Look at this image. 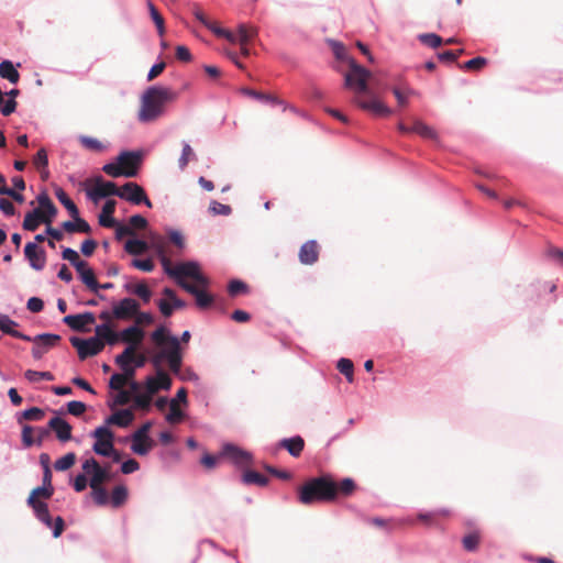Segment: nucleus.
<instances>
[{
    "label": "nucleus",
    "instance_id": "obj_1",
    "mask_svg": "<svg viewBox=\"0 0 563 563\" xmlns=\"http://www.w3.org/2000/svg\"><path fill=\"white\" fill-rule=\"evenodd\" d=\"M356 488L352 478L334 482L330 476L323 475L308 479L298 488V500L309 506L316 503H331L339 496H351Z\"/></svg>",
    "mask_w": 563,
    "mask_h": 563
},
{
    "label": "nucleus",
    "instance_id": "obj_2",
    "mask_svg": "<svg viewBox=\"0 0 563 563\" xmlns=\"http://www.w3.org/2000/svg\"><path fill=\"white\" fill-rule=\"evenodd\" d=\"M178 95L170 88L153 86L145 90L137 114L141 122H153L163 115L165 106L177 99Z\"/></svg>",
    "mask_w": 563,
    "mask_h": 563
},
{
    "label": "nucleus",
    "instance_id": "obj_3",
    "mask_svg": "<svg viewBox=\"0 0 563 563\" xmlns=\"http://www.w3.org/2000/svg\"><path fill=\"white\" fill-rule=\"evenodd\" d=\"M163 267L165 273L175 278L179 285V280H185V277L192 278L196 285L201 287L209 286V279L200 273V267L196 262H185L173 267L169 258H163Z\"/></svg>",
    "mask_w": 563,
    "mask_h": 563
},
{
    "label": "nucleus",
    "instance_id": "obj_4",
    "mask_svg": "<svg viewBox=\"0 0 563 563\" xmlns=\"http://www.w3.org/2000/svg\"><path fill=\"white\" fill-rule=\"evenodd\" d=\"M350 69L344 75V85L346 88L355 92V97L361 95H369L368 80L372 76L371 71L356 63L354 58H350Z\"/></svg>",
    "mask_w": 563,
    "mask_h": 563
},
{
    "label": "nucleus",
    "instance_id": "obj_5",
    "mask_svg": "<svg viewBox=\"0 0 563 563\" xmlns=\"http://www.w3.org/2000/svg\"><path fill=\"white\" fill-rule=\"evenodd\" d=\"M91 437L96 439L92 450L96 454L101 456H110L114 452V434L108 427H98Z\"/></svg>",
    "mask_w": 563,
    "mask_h": 563
},
{
    "label": "nucleus",
    "instance_id": "obj_6",
    "mask_svg": "<svg viewBox=\"0 0 563 563\" xmlns=\"http://www.w3.org/2000/svg\"><path fill=\"white\" fill-rule=\"evenodd\" d=\"M70 343L74 347L77 349L78 356L81 361L89 356L99 354L104 347V343L98 338H89L85 340L73 336L70 338Z\"/></svg>",
    "mask_w": 563,
    "mask_h": 563
},
{
    "label": "nucleus",
    "instance_id": "obj_7",
    "mask_svg": "<svg viewBox=\"0 0 563 563\" xmlns=\"http://www.w3.org/2000/svg\"><path fill=\"white\" fill-rule=\"evenodd\" d=\"M82 470L91 474L89 486L95 488L97 485L102 486L103 483L110 481L111 475L108 467H102L93 457L86 460L82 463Z\"/></svg>",
    "mask_w": 563,
    "mask_h": 563
},
{
    "label": "nucleus",
    "instance_id": "obj_8",
    "mask_svg": "<svg viewBox=\"0 0 563 563\" xmlns=\"http://www.w3.org/2000/svg\"><path fill=\"white\" fill-rule=\"evenodd\" d=\"M118 197L121 199L128 200L134 205L144 203L146 207L152 208V202L147 198L144 189L137 185L136 183H126L124 184L119 192Z\"/></svg>",
    "mask_w": 563,
    "mask_h": 563
},
{
    "label": "nucleus",
    "instance_id": "obj_9",
    "mask_svg": "<svg viewBox=\"0 0 563 563\" xmlns=\"http://www.w3.org/2000/svg\"><path fill=\"white\" fill-rule=\"evenodd\" d=\"M60 335L52 333L38 334L31 338L30 342H33L32 356L35 360H41L52 347H54L59 341Z\"/></svg>",
    "mask_w": 563,
    "mask_h": 563
},
{
    "label": "nucleus",
    "instance_id": "obj_10",
    "mask_svg": "<svg viewBox=\"0 0 563 563\" xmlns=\"http://www.w3.org/2000/svg\"><path fill=\"white\" fill-rule=\"evenodd\" d=\"M220 456L227 457L239 467H246L253 463V457L250 452L231 443L223 445Z\"/></svg>",
    "mask_w": 563,
    "mask_h": 563
},
{
    "label": "nucleus",
    "instance_id": "obj_11",
    "mask_svg": "<svg viewBox=\"0 0 563 563\" xmlns=\"http://www.w3.org/2000/svg\"><path fill=\"white\" fill-rule=\"evenodd\" d=\"M117 161L123 168L124 177H135L142 163V153L125 151L120 153Z\"/></svg>",
    "mask_w": 563,
    "mask_h": 563
},
{
    "label": "nucleus",
    "instance_id": "obj_12",
    "mask_svg": "<svg viewBox=\"0 0 563 563\" xmlns=\"http://www.w3.org/2000/svg\"><path fill=\"white\" fill-rule=\"evenodd\" d=\"M145 390L153 397L161 389L168 390L172 387V378L162 368H157L156 376H147L144 383Z\"/></svg>",
    "mask_w": 563,
    "mask_h": 563
},
{
    "label": "nucleus",
    "instance_id": "obj_13",
    "mask_svg": "<svg viewBox=\"0 0 563 563\" xmlns=\"http://www.w3.org/2000/svg\"><path fill=\"white\" fill-rule=\"evenodd\" d=\"M113 316L117 320H131L137 313L140 303L130 297L113 303Z\"/></svg>",
    "mask_w": 563,
    "mask_h": 563
},
{
    "label": "nucleus",
    "instance_id": "obj_14",
    "mask_svg": "<svg viewBox=\"0 0 563 563\" xmlns=\"http://www.w3.org/2000/svg\"><path fill=\"white\" fill-rule=\"evenodd\" d=\"M179 286L195 297L196 305L200 309L210 307L214 301L213 296L205 291L201 286L190 284L186 280H179Z\"/></svg>",
    "mask_w": 563,
    "mask_h": 563
},
{
    "label": "nucleus",
    "instance_id": "obj_15",
    "mask_svg": "<svg viewBox=\"0 0 563 563\" xmlns=\"http://www.w3.org/2000/svg\"><path fill=\"white\" fill-rule=\"evenodd\" d=\"M120 188L112 181H104L101 177L96 179V185L90 189L87 195L93 201H98L100 198L109 196H118Z\"/></svg>",
    "mask_w": 563,
    "mask_h": 563
},
{
    "label": "nucleus",
    "instance_id": "obj_16",
    "mask_svg": "<svg viewBox=\"0 0 563 563\" xmlns=\"http://www.w3.org/2000/svg\"><path fill=\"white\" fill-rule=\"evenodd\" d=\"M354 103H356L361 109L372 112L378 117H389L393 111L385 103L379 101L376 98H372L369 100H363L361 97H354Z\"/></svg>",
    "mask_w": 563,
    "mask_h": 563
},
{
    "label": "nucleus",
    "instance_id": "obj_17",
    "mask_svg": "<svg viewBox=\"0 0 563 563\" xmlns=\"http://www.w3.org/2000/svg\"><path fill=\"white\" fill-rule=\"evenodd\" d=\"M24 255L30 262L32 268L42 271L46 263V254L43 249H40L35 243H27L24 247Z\"/></svg>",
    "mask_w": 563,
    "mask_h": 563
},
{
    "label": "nucleus",
    "instance_id": "obj_18",
    "mask_svg": "<svg viewBox=\"0 0 563 563\" xmlns=\"http://www.w3.org/2000/svg\"><path fill=\"white\" fill-rule=\"evenodd\" d=\"M320 254V245L314 240L305 242L298 253V257L303 265H313L318 262Z\"/></svg>",
    "mask_w": 563,
    "mask_h": 563
},
{
    "label": "nucleus",
    "instance_id": "obj_19",
    "mask_svg": "<svg viewBox=\"0 0 563 563\" xmlns=\"http://www.w3.org/2000/svg\"><path fill=\"white\" fill-rule=\"evenodd\" d=\"M96 318L92 312H85L80 314H69L64 318V322L75 331L86 332L87 325L95 323Z\"/></svg>",
    "mask_w": 563,
    "mask_h": 563
},
{
    "label": "nucleus",
    "instance_id": "obj_20",
    "mask_svg": "<svg viewBox=\"0 0 563 563\" xmlns=\"http://www.w3.org/2000/svg\"><path fill=\"white\" fill-rule=\"evenodd\" d=\"M121 342L133 346L135 350L139 349L144 340L145 332L141 327L130 325L121 331Z\"/></svg>",
    "mask_w": 563,
    "mask_h": 563
},
{
    "label": "nucleus",
    "instance_id": "obj_21",
    "mask_svg": "<svg viewBox=\"0 0 563 563\" xmlns=\"http://www.w3.org/2000/svg\"><path fill=\"white\" fill-rule=\"evenodd\" d=\"M167 363L169 369L174 374H179L183 364L181 349L178 339L170 340V347H168Z\"/></svg>",
    "mask_w": 563,
    "mask_h": 563
},
{
    "label": "nucleus",
    "instance_id": "obj_22",
    "mask_svg": "<svg viewBox=\"0 0 563 563\" xmlns=\"http://www.w3.org/2000/svg\"><path fill=\"white\" fill-rule=\"evenodd\" d=\"M451 516V510L448 508H440L429 512H420L417 518L419 521L428 527H435L441 520L448 519Z\"/></svg>",
    "mask_w": 563,
    "mask_h": 563
},
{
    "label": "nucleus",
    "instance_id": "obj_23",
    "mask_svg": "<svg viewBox=\"0 0 563 563\" xmlns=\"http://www.w3.org/2000/svg\"><path fill=\"white\" fill-rule=\"evenodd\" d=\"M48 428L56 433V437L62 442H67L71 439V426L59 417H54L48 421Z\"/></svg>",
    "mask_w": 563,
    "mask_h": 563
},
{
    "label": "nucleus",
    "instance_id": "obj_24",
    "mask_svg": "<svg viewBox=\"0 0 563 563\" xmlns=\"http://www.w3.org/2000/svg\"><path fill=\"white\" fill-rule=\"evenodd\" d=\"M37 202L40 206L38 208L43 210V223L51 224L57 214V208L45 192L37 196Z\"/></svg>",
    "mask_w": 563,
    "mask_h": 563
},
{
    "label": "nucleus",
    "instance_id": "obj_25",
    "mask_svg": "<svg viewBox=\"0 0 563 563\" xmlns=\"http://www.w3.org/2000/svg\"><path fill=\"white\" fill-rule=\"evenodd\" d=\"M279 446L287 450L294 457H299L305 449V440L300 435L283 439Z\"/></svg>",
    "mask_w": 563,
    "mask_h": 563
},
{
    "label": "nucleus",
    "instance_id": "obj_26",
    "mask_svg": "<svg viewBox=\"0 0 563 563\" xmlns=\"http://www.w3.org/2000/svg\"><path fill=\"white\" fill-rule=\"evenodd\" d=\"M16 325H18V323L14 320H12L11 318H9L8 316H5V314L0 316V330L3 333L9 334L13 338L23 340V341H31V336L23 334L22 332L16 331L14 329Z\"/></svg>",
    "mask_w": 563,
    "mask_h": 563
},
{
    "label": "nucleus",
    "instance_id": "obj_27",
    "mask_svg": "<svg viewBox=\"0 0 563 563\" xmlns=\"http://www.w3.org/2000/svg\"><path fill=\"white\" fill-rule=\"evenodd\" d=\"M117 202L114 200H107L102 207V211L99 216V223L104 228H113L117 225L112 214L115 211Z\"/></svg>",
    "mask_w": 563,
    "mask_h": 563
},
{
    "label": "nucleus",
    "instance_id": "obj_28",
    "mask_svg": "<svg viewBox=\"0 0 563 563\" xmlns=\"http://www.w3.org/2000/svg\"><path fill=\"white\" fill-rule=\"evenodd\" d=\"M134 415L130 409H122L112 413L107 420V424H114L125 428L132 423Z\"/></svg>",
    "mask_w": 563,
    "mask_h": 563
},
{
    "label": "nucleus",
    "instance_id": "obj_29",
    "mask_svg": "<svg viewBox=\"0 0 563 563\" xmlns=\"http://www.w3.org/2000/svg\"><path fill=\"white\" fill-rule=\"evenodd\" d=\"M43 210L41 208H35L34 210L27 212L24 217L23 229L26 231H35L41 223H43Z\"/></svg>",
    "mask_w": 563,
    "mask_h": 563
},
{
    "label": "nucleus",
    "instance_id": "obj_30",
    "mask_svg": "<svg viewBox=\"0 0 563 563\" xmlns=\"http://www.w3.org/2000/svg\"><path fill=\"white\" fill-rule=\"evenodd\" d=\"M75 222L65 221L62 227L68 233L81 232V233H90L91 229L87 221L81 219L79 214L77 217H71Z\"/></svg>",
    "mask_w": 563,
    "mask_h": 563
},
{
    "label": "nucleus",
    "instance_id": "obj_31",
    "mask_svg": "<svg viewBox=\"0 0 563 563\" xmlns=\"http://www.w3.org/2000/svg\"><path fill=\"white\" fill-rule=\"evenodd\" d=\"M0 76L12 84H16L20 79L19 71L15 69L13 63L8 59L0 63Z\"/></svg>",
    "mask_w": 563,
    "mask_h": 563
},
{
    "label": "nucleus",
    "instance_id": "obj_32",
    "mask_svg": "<svg viewBox=\"0 0 563 563\" xmlns=\"http://www.w3.org/2000/svg\"><path fill=\"white\" fill-rule=\"evenodd\" d=\"M150 245L153 250H155V252L159 256L162 264H163V258H169L166 253L167 241L165 240L164 236H162L159 234H151L150 235Z\"/></svg>",
    "mask_w": 563,
    "mask_h": 563
},
{
    "label": "nucleus",
    "instance_id": "obj_33",
    "mask_svg": "<svg viewBox=\"0 0 563 563\" xmlns=\"http://www.w3.org/2000/svg\"><path fill=\"white\" fill-rule=\"evenodd\" d=\"M244 93H246L247 96L255 98L260 101L271 102L272 104L283 106V110L287 109V104L283 100H280L277 96L267 95V93L260 92V91H256L253 89H244Z\"/></svg>",
    "mask_w": 563,
    "mask_h": 563
},
{
    "label": "nucleus",
    "instance_id": "obj_34",
    "mask_svg": "<svg viewBox=\"0 0 563 563\" xmlns=\"http://www.w3.org/2000/svg\"><path fill=\"white\" fill-rule=\"evenodd\" d=\"M125 289L129 292L136 295L145 303L150 302V300L152 298V291L145 283H140L136 285L126 284Z\"/></svg>",
    "mask_w": 563,
    "mask_h": 563
},
{
    "label": "nucleus",
    "instance_id": "obj_35",
    "mask_svg": "<svg viewBox=\"0 0 563 563\" xmlns=\"http://www.w3.org/2000/svg\"><path fill=\"white\" fill-rule=\"evenodd\" d=\"M151 339L157 346L170 347V340L177 338L169 335L166 328L158 327L155 331L152 332Z\"/></svg>",
    "mask_w": 563,
    "mask_h": 563
},
{
    "label": "nucleus",
    "instance_id": "obj_36",
    "mask_svg": "<svg viewBox=\"0 0 563 563\" xmlns=\"http://www.w3.org/2000/svg\"><path fill=\"white\" fill-rule=\"evenodd\" d=\"M242 481L246 485H257L264 487L268 484V478L255 471H245L242 475Z\"/></svg>",
    "mask_w": 563,
    "mask_h": 563
},
{
    "label": "nucleus",
    "instance_id": "obj_37",
    "mask_svg": "<svg viewBox=\"0 0 563 563\" xmlns=\"http://www.w3.org/2000/svg\"><path fill=\"white\" fill-rule=\"evenodd\" d=\"M35 512L36 517L44 522L47 527H52V517L48 511L47 504L44 501H36L33 505H29Z\"/></svg>",
    "mask_w": 563,
    "mask_h": 563
},
{
    "label": "nucleus",
    "instance_id": "obj_38",
    "mask_svg": "<svg viewBox=\"0 0 563 563\" xmlns=\"http://www.w3.org/2000/svg\"><path fill=\"white\" fill-rule=\"evenodd\" d=\"M128 499V488L124 485H118L112 489L110 503L112 507L119 508L125 504Z\"/></svg>",
    "mask_w": 563,
    "mask_h": 563
},
{
    "label": "nucleus",
    "instance_id": "obj_39",
    "mask_svg": "<svg viewBox=\"0 0 563 563\" xmlns=\"http://www.w3.org/2000/svg\"><path fill=\"white\" fill-rule=\"evenodd\" d=\"M55 196L58 201L69 211L71 217L78 216V208L73 202V200L67 196L63 188L57 187L55 189Z\"/></svg>",
    "mask_w": 563,
    "mask_h": 563
},
{
    "label": "nucleus",
    "instance_id": "obj_40",
    "mask_svg": "<svg viewBox=\"0 0 563 563\" xmlns=\"http://www.w3.org/2000/svg\"><path fill=\"white\" fill-rule=\"evenodd\" d=\"M53 493H54L53 487H46V486L36 487L31 492V494L27 498V505H33L36 501H41L38 498L49 499L52 497Z\"/></svg>",
    "mask_w": 563,
    "mask_h": 563
},
{
    "label": "nucleus",
    "instance_id": "obj_41",
    "mask_svg": "<svg viewBox=\"0 0 563 563\" xmlns=\"http://www.w3.org/2000/svg\"><path fill=\"white\" fill-rule=\"evenodd\" d=\"M124 249L129 254L140 255L147 251L148 244L142 240H128Z\"/></svg>",
    "mask_w": 563,
    "mask_h": 563
},
{
    "label": "nucleus",
    "instance_id": "obj_42",
    "mask_svg": "<svg viewBox=\"0 0 563 563\" xmlns=\"http://www.w3.org/2000/svg\"><path fill=\"white\" fill-rule=\"evenodd\" d=\"M136 351L133 346H126L121 354L115 356V364L119 367L132 365Z\"/></svg>",
    "mask_w": 563,
    "mask_h": 563
},
{
    "label": "nucleus",
    "instance_id": "obj_43",
    "mask_svg": "<svg viewBox=\"0 0 563 563\" xmlns=\"http://www.w3.org/2000/svg\"><path fill=\"white\" fill-rule=\"evenodd\" d=\"M412 133H417L418 135L424 137V139H437V132L426 123L421 121H416L413 125L411 126Z\"/></svg>",
    "mask_w": 563,
    "mask_h": 563
},
{
    "label": "nucleus",
    "instance_id": "obj_44",
    "mask_svg": "<svg viewBox=\"0 0 563 563\" xmlns=\"http://www.w3.org/2000/svg\"><path fill=\"white\" fill-rule=\"evenodd\" d=\"M257 34V30L246 24H240L238 27L239 43H250Z\"/></svg>",
    "mask_w": 563,
    "mask_h": 563
},
{
    "label": "nucleus",
    "instance_id": "obj_45",
    "mask_svg": "<svg viewBox=\"0 0 563 563\" xmlns=\"http://www.w3.org/2000/svg\"><path fill=\"white\" fill-rule=\"evenodd\" d=\"M76 462V454L73 452H69L62 456L60 459L55 461L54 467L58 472L67 471L69 470Z\"/></svg>",
    "mask_w": 563,
    "mask_h": 563
},
{
    "label": "nucleus",
    "instance_id": "obj_46",
    "mask_svg": "<svg viewBox=\"0 0 563 563\" xmlns=\"http://www.w3.org/2000/svg\"><path fill=\"white\" fill-rule=\"evenodd\" d=\"M79 142L85 148L92 152H102L106 148L99 140L91 136L81 135Z\"/></svg>",
    "mask_w": 563,
    "mask_h": 563
},
{
    "label": "nucleus",
    "instance_id": "obj_47",
    "mask_svg": "<svg viewBox=\"0 0 563 563\" xmlns=\"http://www.w3.org/2000/svg\"><path fill=\"white\" fill-rule=\"evenodd\" d=\"M148 10H150V14H151L152 20H153V22L155 23V25L157 27L158 34L161 36H163L164 33H165V21H164V18L162 16V14L158 12L156 7L152 2H148Z\"/></svg>",
    "mask_w": 563,
    "mask_h": 563
},
{
    "label": "nucleus",
    "instance_id": "obj_48",
    "mask_svg": "<svg viewBox=\"0 0 563 563\" xmlns=\"http://www.w3.org/2000/svg\"><path fill=\"white\" fill-rule=\"evenodd\" d=\"M481 533L478 531H473L462 539L464 549L470 552L475 551L477 549Z\"/></svg>",
    "mask_w": 563,
    "mask_h": 563
},
{
    "label": "nucleus",
    "instance_id": "obj_49",
    "mask_svg": "<svg viewBox=\"0 0 563 563\" xmlns=\"http://www.w3.org/2000/svg\"><path fill=\"white\" fill-rule=\"evenodd\" d=\"M153 445L152 440H132L131 449L137 455H146Z\"/></svg>",
    "mask_w": 563,
    "mask_h": 563
},
{
    "label": "nucleus",
    "instance_id": "obj_50",
    "mask_svg": "<svg viewBox=\"0 0 563 563\" xmlns=\"http://www.w3.org/2000/svg\"><path fill=\"white\" fill-rule=\"evenodd\" d=\"M80 279L91 291L98 294L99 283L97 282L95 273L91 268L86 272H82V274L80 275Z\"/></svg>",
    "mask_w": 563,
    "mask_h": 563
},
{
    "label": "nucleus",
    "instance_id": "obj_51",
    "mask_svg": "<svg viewBox=\"0 0 563 563\" xmlns=\"http://www.w3.org/2000/svg\"><path fill=\"white\" fill-rule=\"evenodd\" d=\"M91 497L98 506H104L109 501L106 488L100 485H97L95 488H91Z\"/></svg>",
    "mask_w": 563,
    "mask_h": 563
},
{
    "label": "nucleus",
    "instance_id": "obj_52",
    "mask_svg": "<svg viewBox=\"0 0 563 563\" xmlns=\"http://www.w3.org/2000/svg\"><path fill=\"white\" fill-rule=\"evenodd\" d=\"M24 376L30 383H36L41 379L54 380V375L51 372H37L27 369L25 371Z\"/></svg>",
    "mask_w": 563,
    "mask_h": 563
},
{
    "label": "nucleus",
    "instance_id": "obj_53",
    "mask_svg": "<svg viewBox=\"0 0 563 563\" xmlns=\"http://www.w3.org/2000/svg\"><path fill=\"white\" fill-rule=\"evenodd\" d=\"M338 369L340 371V373H342L346 379L351 383L353 382V369H354V366H353V363L351 360L349 358H341L339 360L338 362Z\"/></svg>",
    "mask_w": 563,
    "mask_h": 563
},
{
    "label": "nucleus",
    "instance_id": "obj_54",
    "mask_svg": "<svg viewBox=\"0 0 563 563\" xmlns=\"http://www.w3.org/2000/svg\"><path fill=\"white\" fill-rule=\"evenodd\" d=\"M487 65V59L485 57H475L465 62L460 67L466 70H481L483 67Z\"/></svg>",
    "mask_w": 563,
    "mask_h": 563
},
{
    "label": "nucleus",
    "instance_id": "obj_55",
    "mask_svg": "<svg viewBox=\"0 0 563 563\" xmlns=\"http://www.w3.org/2000/svg\"><path fill=\"white\" fill-rule=\"evenodd\" d=\"M133 401L137 408L147 410L152 402V396L145 390V393L134 395Z\"/></svg>",
    "mask_w": 563,
    "mask_h": 563
},
{
    "label": "nucleus",
    "instance_id": "obj_56",
    "mask_svg": "<svg viewBox=\"0 0 563 563\" xmlns=\"http://www.w3.org/2000/svg\"><path fill=\"white\" fill-rule=\"evenodd\" d=\"M134 324L137 327L148 325L154 322V317L150 312L140 311V308L137 309V313L133 317Z\"/></svg>",
    "mask_w": 563,
    "mask_h": 563
},
{
    "label": "nucleus",
    "instance_id": "obj_57",
    "mask_svg": "<svg viewBox=\"0 0 563 563\" xmlns=\"http://www.w3.org/2000/svg\"><path fill=\"white\" fill-rule=\"evenodd\" d=\"M166 419L170 423L179 422L183 419V412L179 409L177 401L174 399L169 405V412L166 416Z\"/></svg>",
    "mask_w": 563,
    "mask_h": 563
},
{
    "label": "nucleus",
    "instance_id": "obj_58",
    "mask_svg": "<svg viewBox=\"0 0 563 563\" xmlns=\"http://www.w3.org/2000/svg\"><path fill=\"white\" fill-rule=\"evenodd\" d=\"M419 40L430 46V47H433V48H437L439 47L441 44H442V38L441 36L434 34V33H426V34H421L419 36Z\"/></svg>",
    "mask_w": 563,
    "mask_h": 563
},
{
    "label": "nucleus",
    "instance_id": "obj_59",
    "mask_svg": "<svg viewBox=\"0 0 563 563\" xmlns=\"http://www.w3.org/2000/svg\"><path fill=\"white\" fill-rule=\"evenodd\" d=\"M45 416V412L37 407H32L22 412V418L30 421H38L42 420Z\"/></svg>",
    "mask_w": 563,
    "mask_h": 563
},
{
    "label": "nucleus",
    "instance_id": "obj_60",
    "mask_svg": "<svg viewBox=\"0 0 563 563\" xmlns=\"http://www.w3.org/2000/svg\"><path fill=\"white\" fill-rule=\"evenodd\" d=\"M102 170L111 176V177H121V176H124V172H123V168L120 166L119 162L117 161V163H109V164H106L103 167H102Z\"/></svg>",
    "mask_w": 563,
    "mask_h": 563
},
{
    "label": "nucleus",
    "instance_id": "obj_61",
    "mask_svg": "<svg viewBox=\"0 0 563 563\" xmlns=\"http://www.w3.org/2000/svg\"><path fill=\"white\" fill-rule=\"evenodd\" d=\"M126 384V377L117 373L111 376L109 387L113 390H121Z\"/></svg>",
    "mask_w": 563,
    "mask_h": 563
},
{
    "label": "nucleus",
    "instance_id": "obj_62",
    "mask_svg": "<svg viewBox=\"0 0 563 563\" xmlns=\"http://www.w3.org/2000/svg\"><path fill=\"white\" fill-rule=\"evenodd\" d=\"M247 290V286L245 283L241 280H232L230 282L228 286V291L230 296L235 297L242 292H245Z\"/></svg>",
    "mask_w": 563,
    "mask_h": 563
},
{
    "label": "nucleus",
    "instance_id": "obj_63",
    "mask_svg": "<svg viewBox=\"0 0 563 563\" xmlns=\"http://www.w3.org/2000/svg\"><path fill=\"white\" fill-rule=\"evenodd\" d=\"M209 210L214 214H222V216H229L232 211V209L229 205H223L216 200L211 201V203L209 206Z\"/></svg>",
    "mask_w": 563,
    "mask_h": 563
},
{
    "label": "nucleus",
    "instance_id": "obj_64",
    "mask_svg": "<svg viewBox=\"0 0 563 563\" xmlns=\"http://www.w3.org/2000/svg\"><path fill=\"white\" fill-rule=\"evenodd\" d=\"M86 409V405L81 401L71 400L67 404V411L76 417L81 416Z\"/></svg>",
    "mask_w": 563,
    "mask_h": 563
}]
</instances>
